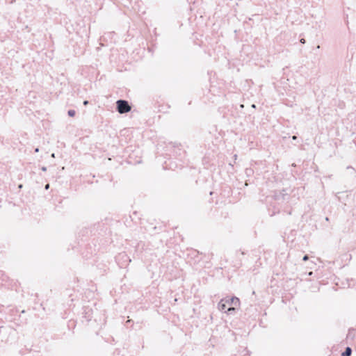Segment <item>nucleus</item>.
Here are the masks:
<instances>
[{"mask_svg":"<svg viewBox=\"0 0 356 356\" xmlns=\"http://www.w3.org/2000/svg\"><path fill=\"white\" fill-rule=\"evenodd\" d=\"M131 109L129 103L127 100L118 99L116 102V110L120 114L127 113Z\"/></svg>","mask_w":356,"mask_h":356,"instance_id":"1","label":"nucleus"},{"mask_svg":"<svg viewBox=\"0 0 356 356\" xmlns=\"http://www.w3.org/2000/svg\"><path fill=\"white\" fill-rule=\"evenodd\" d=\"M274 198L275 200L289 201V195L287 193L286 189H283L281 191H276L274 194Z\"/></svg>","mask_w":356,"mask_h":356,"instance_id":"2","label":"nucleus"},{"mask_svg":"<svg viewBox=\"0 0 356 356\" xmlns=\"http://www.w3.org/2000/svg\"><path fill=\"white\" fill-rule=\"evenodd\" d=\"M225 302L227 303V305L229 307H231V306H238L240 304V300L236 297H232V298H225Z\"/></svg>","mask_w":356,"mask_h":356,"instance_id":"3","label":"nucleus"},{"mask_svg":"<svg viewBox=\"0 0 356 356\" xmlns=\"http://www.w3.org/2000/svg\"><path fill=\"white\" fill-rule=\"evenodd\" d=\"M227 303L225 302V299H222L218 304V308L220 312H224L226 313L227 309Z\"/></svg>","mask_w":356,"mask_h":356,"instance_id":"4","label":"nucleus"},{"mask_svg":"<svg viewBox=\"0 0 356 356\" xmlns=\"http://www.w3.org/2000/svg\"><path fill=\"white\" fill-rule=\"evenodd\" d=\"M352 354V349L350 347H346L345 350L341 353V356H350Z\"/></svg>","mask_w":356,"mask_h":356,"instance_id":"5","label":"nucleus"},{"mask_svg":"<svg viewBox=\"0 0 356 356\" xmlns=\"http://www.w3.org/2000/svg\"><path fill=\"white\" fill-rule=\"evenodd\" d=\"M236 306H231V307H229L227 309V312L226 313L228 314H232L233 312H234L236 311Z\"/></svg>","mask_w":356,"mask_h":356,"instance_id":"6","label":"nucleus"},{"mask_svg":"<svg viewBox=\"0 0 356 356\" xmlns=\"http://www.w3.org/2000/svg\"><path fill=\"white\" fill-rule=\"evenodd\" d=\"M67 114L70 117H74L76 114V111L74 110H69Z\"/></svg>","mask_w":356,"mask_h":356,"instance_id":"7","label":"nucleus"},{"mask_svg":"<svg viewBox=\"0 0 356 356\" xmlns=\"http://www.w3.org/2000/svg\"><path fill=\"white\" fill-rule=\"evenodd\" d=\"M347 170H349L350 171V173L353 175H355V170L352 166H348Z\"/></svg>","mask_w":356,"mask_h":356,"instance_id":"8","label":"nucleus"},{"mask_svg":"<svg viewBox=\"0 0 356 356\" xmlns=\"http://www.w3.org/2000/svg\"><path fill=\"white\" fill-rule=\"evenodd\" d=\"M309 259V256L307 254H305L303 258H302V260L303 261H307Z\"/></svg>","mask_w":356,"mask_h":356,"instance_id":"9","label":"nucleus"},{"mask_svg":"<svg viewBox=\"0 0 356 356\" xmlns=\"http://www.w3.org/2000/svg\"><path fill=\"white\" fill-rule=\"evenodd\" d=\"M83 104L84 106H87L89 104V102L88 100H84Z\"/></svg>","mask_w":356,"mask_h":356,"instance_id":"10","label":"nucleus"},{"mask_svg":"<svg viewBox=\"0 0 356 356\" xmlns=\"http://www.w3.org/2000/svg\"><path fill=\"white\" fill-rule=\"evenodd\" d=\"M300 42L302 43V44H305L306 42L304 38H302L300 39Z\"/></svg>","mask_w":356,"mask_h":356,"instance_id":"11","label":"nucleus"},{"mask_svg":"<svg viewBox=\"0 0 356 356\" xmlns=\"http://www.w3.org/2000/svg\"><path fill=\"white\" fill-rule=\"evenodd\" d=\"M49 188V184H46L45 186H44V189L45 190H48Z\"/></svg>","mask_w":356,"mask_h":356,"instance_id":"12","label":"nucleus"},{"mask_svg":"<svg viewBox=\"0 0 356 356\" xmlns=\"http://www.w3.org/2000/svg\"><path fill=\"white\" fill-rule=\"evenodd\" d=\"M42 171H46L47 170V168L46 167H42Z\"/></svg>","mask_w":356,"mask_h":356,"instance_id":"13","label":"nucleus"},{"mask_svg":"<svg viewBox=\"0 0 356 356\" xmlns=\"http://www.w3.org/2000/svg\"><path fill=\"white\" fill-rule=\"evenodd\" d=\"M296 139H297V136H293V140H296Z\"/></svg>","mask_w":356,"mask_h":356,"instance_id":"14","label":"nucleus"},{"mask_svg":"<svg viewBox=\"0 0 356 356\" xmlns=\"http://www.w3.org/2000/svg\"><path fill=\"white\" fill-rule=\"evenodd\" d=\"M38 151H39V149H38V148H36V149H35V152H38Z\"/></svg>","mask_w":356,"mask_h":356,"instance_id":"15","label":"nucleus"},{"mask_svg":"<svg viewBox=\"0 0 356 356\" xmlns=\"http://www.w3.org/2000/svg\"><path fill=\"white\" fill-rule=\"evenodd\" d=\"M312 273H313L312 272H310V273H309V275H312Z\"/></svg>","mask_w":356,"mask_h":356,"instance_id":"16","label":"nucleus"}]
</instances>
